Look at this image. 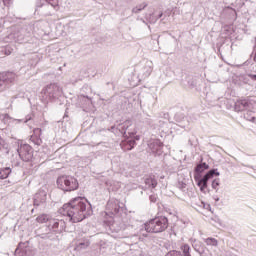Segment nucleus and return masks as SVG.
Here are the masks:
<instances>
[{"mask_svg": "<svg viewBox=\"0 0 256 256\" xmlns=\"http://www.w3.org/2000/svg\"><path fill=\"white\" fill-rule=\"evenodd\" d=\"M18 155L22 161H31L33 159V150L29 144L21 145L18 149Z\"/></svg>", "mask_w": 256, "mask_h": 256, "instance_id": "nucleus-7", "label": "nucleus"}, {"mask_svg": "<svg viewBox=\"0 0 256 256\" xmlns=\"http://www.w3.org/2000/svg\"><path fill=\"white\" fill-rule=\"evenodd\" d=\"M133 125V122L131 120H126L123 123L115 124L111 127V131H119L120 134H122V137H129L127 135V129H129Z\"/></svg>", "mask_w": 256, "mask_h": 256, "instance_id": "nucleus-10", "label": "nucleus"}, {"mask_svg": "<svg viewBox=\"0 0 256 256\" xmlns=\"http://www.w3.org/2000/svg\"><path fill=\"white\" fill-rule=\"evenodd\" d=\"M62 215L69 217L71 223H81L83 219H87L93 214L91 204L87 205V200L83 197H76L63 205L60 209Z\"/></svg>", "mask_w": 256, "mask_h": 256, "instance_id": "nucleus-1", "label": "nucleus"}, {"mask_svg": "<svg viewBox=\"0 0 256 256\" xmlns=\"http://www.w3.org/2000/svg\"><path fill=\"white\" fill-rule=\"evenodd\" d=\"M205 243H206V245H210L212 247H217V245H218L217 239H215V238H206Z\"/></svg>", "mask_w": 256, "mask_h": 256, "instance_id": "nucleus-23", "label": "nucleus"}, {"mask_svg": "<svg viewBox=\"0 0 256 256\" xmlns=\"http://www.w3.org/2000/svg\"><path fill=\"white\" fill-rule=\"evenodd\" d=\"M205 169H209V165L207 163H201L195 167V172L198 174L203 173Z\"/></svg>", "mask_w": 256, "mask_h": 256, "instance_id": "nucleus-21", "label": "nucleus"}, {"mask_svg": "<svg viewBox=\"0 0 256 256\" xmlns=\"http://www.w3.org/2000/svg\"><path fill=\"white\" fill-rule=\"evenodd\" d=\"M44 101H53V99H59L63 95V88L57 84H49L41 91Z\"/></svg>", "mask_w": 256, "mask_h": 256, "instance_id": "nucleus-4", "label": "nucleus"}, {"mask_svg": "<svg viewBox=\"0 0 256 256\" xmlns=\"http://www.w3.org/2000/svg\"><path fill=\"white\" fill-rule=\"evenodd\" d=\"M128 135L131 137V135H134L133 132H128Z\"/></svg>", "mask_w": 256, "mask_h": 256, "instance_id": "nucleus-40", "label": "nucleus"}, {"mask_svg": "<svg viewBox=\"0 0 256 256\" xmlns=\"http://www.w3.org/2000/svg\"><path fill=\"white\" fill-rule=\"evenodd\" d=\"M219 187V179H215L212 181V189H216Z\"/></svg>", "mask_w": 256, "mask_h": 256, "instance_id": "nucleus-30", "label": "nucleus"}, {"mask_svg": "<svg viewBox=\"0 0 256 256\" xmlns=\"http://www.w3.org/2000/svg\"><path fill=\"white\" fill-rule=\"evenodd\" d=\"M57 185L62 191H77L79 189V182L73 176L58 177Z\"/></svg>", "mask_w": 256, "mask_h": 256, "instance_id": "nucleus-3", "label": "nucleus"}, {"mask_svg": "<svg viewBox=\"0 0 256 256\" xmlns=\"http://www.w3.org/2000/svg\"><path fill=\"white\" fill-rule=\"evenodd\" d=\"M251 103L249 102V99H240L235 102L234 109L235 111H245L249 109V106Z\"/></svg>", "mask_w": 256, "mask_h": 256, "instance_id": "nucleus-13", "label": "nucleus"}, {"mask_svg": "<svg viewBox=\"0 0 256 256\" xmlns=\"http://www.w3.org/2000/svg\"><path fill=\"white\" fill-rule=\"evenodd\" d=\"M117 227V223H113L111 228L114 229V231H116V233H118V231H121V229H123V231H125V228L120 227V228H116Z\"/></svg>", "mask_w": 256, "mask_h": 256, "instance_id": "nucleus-31", "label": "nucleus"}, {"mask_svg": "<svg viewBox=\"0 0 256 256\" xmlns=\"http://www.w3.org/2000/svg\"><path fill=\"white\" fill-rule=\"evenodd\" d=\"M33 119V114H28L24 120V123H28V121H31Z\"/></svg>", "mask_w": 256, "mask_h": 256, "instance_id": "nucleus-32", "label": "nucleus"}, {"mask_svg": "<svg viewBox=\"0 0 256 256\" xmlns=\"http://www.w3.org/2000/svg\"><path fill=\"white\" fill-rule=\"evenodd\" d=\"M11 175V168H0V179H7Z\"/></svg>", "mask_w": 256, "mask_h": 256, "instance_id": "nucleus-18", "label": "nucleus"}, {"mask_svg": "<svg viewBox=\"0 0 256 256\" xmlns=\"http://www.w3.org/2000/svg\"><path fill=\"white\" fill-rule=\"evenodd\" d=\"M34 207H41L47 203V191L41 188L39 189L33 197Z\"/></svg>", "mask_w": 256, "mask_h": 256, "instance_id": "nucleus-9", "label": "nucleus"}, {"mask_svg": "<svg viewBox=\"0 0 256 256\" xmlns=\"http://www.w3.org/2000/svg\"><path fill=\"white\" fill-rule=\"evenodd\" d=\"M91 245V242L89 240H83L76 244V251H81L82 249H87Z\"/></svg>", "mask_w": 256, "mask_h": 256, "instance_id": "nucleus-17", "label": "nucleus"}, {"mask_svg": "<svg viewBox=\"0 0 256 256\" xmlns=\"http://www.w3.org/2000/svg\"><path fill=\"white\" fill-rule=\"evenodd\" d=\"M144 182L148 189H155V187H157V179H155V176L146 177Z\"/></svg>", "mask_w": 256, "mask_h": 256, "instance_id": "nucleus-16", "label": "nucleus"}, {"mask_svg": "<svg viewBox=\"0 0 256 256\" xmlns=\"http://www.w3.org/2000/svg\"><path fill=\"white\" fill-rule=\"evenodd\" d=\"M79 99L82 103L81 107H87V105L91 104V99H89L87 96H80Z\"/></svg>", "mask_w": 256, "mask_h": 256, "instance_id": "nucleus-22", "label": "nucleus"}, {"mask_svg": "<svg viewBox=\"0 0 256 256\" xmlns=\"http://www.w3.org/2000/svg\"><path fill=\"white\" fill-rule=\"evenodd\" d=\"M37 7H43V4H37Z\"/></svg>", "mask_w": 256, "mask_h": 256, "instance_id": "nucleus-41", "label": "nucleus"}, {"mask_svg": "<svg viewBox=\"0 0 256 256\" xmlns=\"http://www.w3.org/2000/svg\"><path fill=\"white\" fill-rule=\"evenodd\" d=\"M2 1H3L4 5L7 6V5H9L11 0H2Z\"/></svg>", "mask_w": 256, "mask_h": 256, "instance_id": "nucleus-36", "label": "nucleus"}, {"mask_svg": "<svg viewBox=\"0 0 256 256\" xmlns=\"http://www.w3.org/2000/svg\"><path fill=\"white\" fill-rule=\"evenodd\" d=\"M148 147L153 153H157V151H161L163 143L160 140H152L149 142Z\"/></svg>", "mask_w": 256, "mask_h": 256, "instance_id": "nucleus-15", "label": "nucleus"}, {"mask_svg": "<svg viewBox=\"0 0 256 256\" xmlns=\"http://www.w3.org/2000/svg\"><path fill=\"white\" fill-rule=\"evenodd\" d=\"M47 5H51L53 9H57L59 7V0H44Z\"/></svg>", "mask_w": 256, "mask_h": 256, "instance_id": "nucleus-24", "label": "nucleus"}, {"mask_svg": "<svg viewBox=\"0 0 256 256\" xmlns=\"http://www.w3.org/2000/svg\"><path fill=\"white\" fill-rule=\"evenodd\" d=\"M169 227V220L165 216H160L151 219L149 222H146L141 229V235L147 237V233H163Z\"/></svg>", "mask_w": 256, "mask_h": 256, "instance_id": "nucleus-2", "label": "nucleus"}, {"mask_svg": "<svg viewBox=\"0 0 256 256\" xmlns=\"http://www.w3.org/2000/svg\"><path fill=\"white\" fill-rule=\"evenodd\" d=\"M151 73H153V62L148 61L140 69L139 77H141L142 79H147V77H149V75H151Z\"/></svg>", "mask_w": 256, "mask_h": 256, "instance_id": "nucleus-11", "label": "nucleus"}, {"mask_svg": "<svg viewBox=\"0 0 256 256\" xmlns=\"http://www.w3.org/2000/svg\"><path fill=\"white\" fill-rule=\"evenodd\" d=\"M244 119H246V121H251L252 123L255 122V112L253 111H246L244 113Z\"/></svg>", "mask_w": 256, "mask_h": 256, "instance_id": "nucleus-20", "label": "nucleus"}, {"mask_svg": "<svg viewBox=\"0 0 256 256\" xmlns=\"http://www.w3.org/2000/svg\"><path fill=\"white\" fill-rule=\"evenodd\" d=\"M0 53H3L4 55H11L13 53V48L11 47H5L0 50Z\"/></svg>", "mask_w": 256, "mask_h": 256, "instance_id": "nucleus-27", "label": "nucleus"}, {"mask_svg": "<svg viewBox=\"0 0 256 256\" xmlns=\"http://www.w3.org/2000/svg\"><path fill=\"white\" fill-rule=\"evenodd\" d=\"M127 229H131V226H128Z\"/></svg>", "mask_w": 256, "mask_h": 256, "instance_id": "nucleus-42", "label": "nucleus"}, {"mask_svg": "<svg viewBox=\"0 0 256 256\" xmlns=\"http://www.w3.org/2000/svg\"><path fill=\"white\" fill-rule=\"evenodd\" d=\"M133 147H135V140L134 139H129L126 141V149L128 151H131V149H133Z\"/></svg>", "mask_w": 256, "mask_h": 256, "instance_id": "nucleus-26", "label": "nucleus"}, {"mask_svg": "<svg viewBox=\"0 0 256 256\" xmlns=\"http://www.w3.org/2000/svg\"><path fill=\"white\" fill-rule=\"evenodd\" d=\"M151 203H156L157 202V196L156 195H150L149 197Z\"/></svg>", "mask_w": 256, "mask_h": 256, "instance_id": "nucleus-33", "label": "nucleus"}, {"mask_svg": "<svg viewBox=\"0 0 256 256\" xmlns=\"http://www.w3.org/2000/svg\"><path fill=\"white\" fill-rule=\"evenodd\" d=\"M147 3L144 2L142 4H138L136 7L132 8V13L135 15L139 14L141 11H143L147 7Z\"/></svg>", "mask_w": 256, "mask_h": 256, "instance_id": "nucleus-19", "label": "nucleus"}, {"mask_svg": "<svg viewBox=\"0 0 256 256\" xmlns=\"http://www.w3.org/2000/svg\"><path fill=\"white\" fill-rule=\"evenodd\" d=\"M0 118L4 123H9V121H11V116H9V114H2L0 115Z\"/></svg>", "mask_w": 256, "mask_h": 256, "instance_id": "nucleus-28", "label": "nucleus"}, {"mask_svg": "<svg viewBox=\"0 0 256 256\" xmlns=\"http://www.w3.org/2000/svg\"><path fill=\"white\" fill-rule=\"evenodd\" d=\"M163 17V13L159 14L158 19H161Z\"/></svg>", "mask_w": 256, "mask_h": 256, "instance_id": "nucleus-39", "label": "nucleus"}, {"mask_svg": "<svg viewBox=\"0 0 256 256\" xmlns=\"http://www.w3.org/2000/svg\"><path fill=\"white\" fill-rule=\"evenodd\" d=\"M219 177V172L217 170L212 169L207 172L201 179H199L198 176H195L194 179L197 181V185L200 188V191L202 193H205V190L207 189V183L209 182V179H212V177Z\"/></svg>", "mask_w": 256, "mask_h": 256, "instance_id": "nucleus-5", "label": "nucleus"}, {"mask_svg": "<svg viewBox=\"0 0 256 256\" xmlns=\"http://www.w3.org/2000/svg\"><path fill=\"white\" fill-rule=\"evenodd\" d=\"M17 78V75L13 72L0 73V91H5L7 85H11Z\"/></svg>", "mask_w": 256, "mask_h": 256, "instance_id": "nucleus-6", "label": "nucleus"}, {"mask_svg": "<svg viewBox=\"0 0 256 256\" xmlns=\"http://www.w3.org/2000/svg\"><path fill=\"white\" fill-rule=\"evenodd\" d=\"M180 249L182 254L179 251H172L166 256H191V246H189V244H183Z\"/></svg>", "mask_w": 256, "mask_h": 256, "instance_id": "nucleus-12", "label": "nucleus"}, {"mask_svg": "<svg viewBox=\"0 0 256 256\" xmlns=\"http://www.w3.org/2000/svg\"><path fill=\"white\" fill-rule=\"evenodd\" d=\"M204 249H205V247H203V246H198V245H195V246H194V250H195V252L198 253V254H200L201 251L204 250Z\"/></svg>", "mask_w": 256, "mask_h": 256, "instance_id": "nucleus-29", "label": "nucleus"}, {"mask_svg": "<svg viewBox=\"0 0 256 256\" xmlns=\"http://www.w3.org/2000/svg\"><path fill=\"white\" fill-rule=\"evenodd\" d=\"M3 147V138L0 137V149Z\"/></svg>", "mask_w": 256, "mask_h": 256, "instance_id": "nucleus-38", "label": "nucleus"}, {"mask_svg": "<svg viewBox=\"0 0 256 256\" xmlns=\"http://www.w3.org/2000/svg\"><path fill=\"white\" fill-rule=\"evenodd\" d=\"M121 203L117 199H110L106 205V213L110 215H118L121 211Z\"/></svg>", "mask_w": 256, "mask_h": 256, "instance_id": "nucleus-8", "label": "nucleus"}, {"mask_svg": "<svg viewBox=\"0 0 256 256\" xmlns=\"http://www.w3.org/2000/svg\"><path fill=\"white\" fill-rule=\"evenodd\" d=\"M200 256H207V249L204 248L200 253H199Z\"/></svg>", "mask_w": 256, "mask_h": 256, "instance_id": "nucleus-35", "label": "nucleus"}, {"mask_svg": "<svg viewBox=\"0 0 256 256\" xmlns=\"http://www.w3.org/2000/svg\"><path fill=\"white\" fill-rule=\"evenodd\" d=\"M38 223H47L49 221V217L46 214H42L36 218Z\"/></svg>", "mask_w": 256, "mask_h": 256, "instance_id": "nucleus-25", "label": "nucleus"}, {"mask_svg": "<svg viewBox=\"0 0 256 256\" xmlns=\"http://www.w3.org/2000/svg\"><path fill=\"white\" fill-rule=\"evenodd\" d=\"M52 229H59V221H53Z\"/></svg>", "mask_w": 256, "mask_h": 256, "instance_id": "nucleus-34", "label": "nucleus"}, {"mask_svg": "<svg viewBox=\"0 0 256 256\" xmlns=\"http://www.w3.org/2000/svg\"><path fill=\"white\" fill-rule=\"evenodd\" d=\"M41 128H35L34 129V135L30 137V141L34 143V145H41Z\"/></svg>", "mask_w": 256, "mask_h": 256, "instance_id": "nucleus-14", "label": "nucleus"}, {"mask_svg": "<svg viewBox=\"0 0 256 256\" xmlns=\"http://www.w3.org/2000/svg\"><path fill=\"white\" fill-rule=\"evenodd\" d=\"M250 77H251V79H253L254 81H256V74H251Z\"/></svg>", "mask_w": 256, "mask_h": 256, "instance_id": "nucleus-37", "label": "nucleus"}, {"mask_svg": "<svg viewBox=\"0 0 256 256\" xmlns=\"http://www.w3.org/2000/svg\"><path fill=\"white\" fill-rule=\"evenodd\" d=\"M17 251H19V248H17L15 252L17 253Z\"/></svg>", "mask_w": 256, "mask_h": 256, "instance_id": "nucleus-43", "label": "nucleus"}, {"mask_svg": "<svg viewBox=\"0 0 256 256\" xmlns=\"http://www.w3.org/2000/svg\"><path fill=\"white\" fill-rule=\"evenodd\" d=\"M127 1H133V0H127Z\"/></svg>", "mask_w": 256, "mask_h": 256, "instance_id": "nucleus-45", "label": "nucleus"}, {"mask_svg": "<svg viewBox=\"0 0 256 256\" xmlns=\"http://www.w3.org/2000/svg\"><path fill=\"white\" fill-rule=\"evenodd\" d=\"M216 201H219V198H218V199H216Z\"/></svg>", "mask_w": 256, "mask_h": 256, "instance_id": "nucleus-44", "label": "nucleus"}]
</instances>
